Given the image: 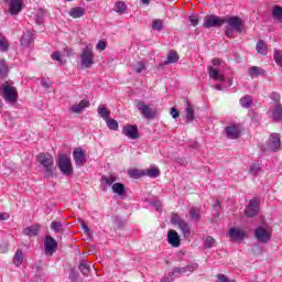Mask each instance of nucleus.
I'll list each match as a JSON object with an SVG mask.
<instances>
[{
  "instance_id": "20e7f679",
  "label": "nucleus",
  "mask_w": 282,
  "mask_h": 282,
  "mask_svg": "<svg viewBox=\"0 0 282 282\" xmlns=\"http://www.w3.org/2000/svg\"><path fill=\"white\" fill-rule=\"evenodd\" d=\"M79 58L82 61V67H85L88 69V67H91L94 65V59L96 58V54H94V48H91V45H87L85 48H83L82 54L79 55Z\"/></svg>"
},
{
  "instance_id": "1a4fd4ad",
  "label": "nucleus",
  "mask_w": 282,
  "mask_h": 282,
  "mask_svg": "<svg viewBox=\"0 0 282 282\" xmlns=\"http://www.w3.org/2000/svg\"><path fill=\"white\" fill-rule=\"evenodd\" d=\"M122 134L130 140H138L140 138V131L137 124H127L122 128Z\"/></svg>"
},
{
  "instance_id": "2eb2a0df",
  "label": "nucleus",
  "mask_w": 282,
  "mask_h": 282,
  "mask_svg": "<svg viewBox=\"0 0 282 282\" xmlns=\"http://www.w3.org/2000/svg\"><path fill=\"white\" fill-rule=\"evenodd\" d=\"M182 240L180 239V234H177V231L171 229L167 232V242L170 243V246H172L173 248H180Z\"/></svg>"
},
{
  "instance_id": "412c9836",
  "label": "nucleus",
  "mask_w": 282,
  "mask_h": 282,
  "mask_svg": "<svg viewBox=\"0 0 282 282\" xmlns=\"http://www.w3.org/2000/svg\"><path fill=\"white\" fill-rule=\"evenodd\" d=\"M34 42V36L32 35V32L26 31L21 39V45L22 47H30V44Z\"/></svg>"
},
{
  "instance_id": "6ab92c4d",
  "label": "nucleus",
  "mask_w": 282,
  "mask_h": 282,
  "mask_svg": "<svg viewBox=\"0 0 282 282\" xmlns=\"http://www.w3.org/2000/svg\"><path fill=\"white\" fill-rule=\"evenodd\" d=\"M85 14H87V9L83 7H74L69 11V17H72V19H80L82 17H85Z\"/></svg>"
},
{
  "instance_id": "cd10ccee",
  "label": "nucleus",
  "mask_w": 282,
  "mask_h": 282,
  "mask_svg": "<svg viewBox=\"0 0 282 282\" xmlns=\"http://www.w3.org/2000/svg\"><path fill=\"white\" fill-rule=\"evenodd\" d=\"M272 119L274 120V122L282 121V105L275 106V108L272 111Z\"/></svg>"
},
{
  "instance_id": "8fccbe9b",
  "label": "nucleus",
  "mask_w": 282,
  "mask_h": 282,
  "mask_svg": "<svg viewBox=\"0 0 282 282\" xmlns=\"http://www.w3.org/2000/svg\"><path fill=\"white\" fill-rule=\"evenodd\" d=\"M273 58H274L276 65H279L280 67H282V54H281V51L275 50V51H274Z\"/></svg>"
},
{
  "instance_id": "3c124183",
  "label": "nucleus",
  "mask_w": 282,
  "mask_h": 282,
  "mask_svg": "<svg viewBox=\"0 0 282 282\" xmlns=\"http://www.w3.org/2000/svg\"><path fill=\"white\" fill-rule=\"evenodd\" d=\"M215 246V238L208 236L205 240V248L210 249Z\"/></svg>"
},
{
  "instance_id": "774afa93",
  "label": "nucleus",
  "mask_w": 282,
  "mask_h": 282,
  "mask_svg": "<svg viewBox=\"0 0 282 282\" xmlns=\"http://www.w3.org/2000/svg\"><path fill=\"white\" fill-rule=\"evenodd\" d=\"M161 282H173V278H163Z\"/></svg>"
},
{
  "instance_id": "f03ea898",
  "label": "nucleus",
  "mask_w": 282,
  "mask_h": 282,
  "mask_svg": "<svg viewBox=\"0 0 282 282\" xmlns=\"http://www.w3.org/2000/svg\"><path fill=\"white\" fill-rule=\"evenodd\" d=\"M37 162L46 180L54 177V156H52V154L47 152L40 153L37 155Z\"/></svg>"
},
{
  "instance_id": "f257e3e1",
  "label": "nucleus",
  "mask_w": 282,
  "mask_h": 282,
  "mask_svg": "<svg viewBox=\"0 0 282 282\" xmlns=\"http://www.w3.org/2000/svg\"><path fill=\"white\" fill-rule=\"evenodd\" d=\"M231 25L235 28V32L241 33L243 32V20L241 18L234 17H219L216 14H209L204 18L203 28L206 30H210V28H221V25Z\"/></svg>"
},
{
  "instance_id": "4468645a",
  "label": "nucleus",
  "mask_w": 282,
  "mask_h": 282,
  "mask_svg": "<svg viewBox=\"0 0 282 282\" xmlns=\"http://www.w3.org/2000/svg\"><path fill=\"white\" fill-rule=\"evenodd\" d=\"M9 3V12L12 15L19 14L23 10V0H4Z\"/></svg>"
},
{
  "instance_id": "e2e57ef3",
  "label": "nucleus",
  "mask_w": 282,
  "mask_h": 282,
  "mask_svg": "<svg viewBox=\"0 0 282 282\" xmlns=\"http://www.w3.org/2000/svg\"><path fill=\"white\" fill-rule=\"evenodd\" d=\"M82 228L86 235H89V227L84 221H82Z\"/></svg>"
},
{
  "instance_id": "680f3d73",
  "label": "nucleus",
  "mask_w": 282,
  "mask_h": 282,
  "mask_svg": "<svg viewBox=\"0 0 282 282\" xmlns=\"http://www.w3.org/2000/svg\"><path fill=\"white\" fill-rule=\"evenodd\" d=\"M7 219H10V215L6 213H0V221H6Z\"/></svg>"
},
{
  "instance_id": "ea45409f",
  "label": "nucleus",
  "mask_w": 282,
  "mask_h": 282,
  "mask_svg": "<svg viewBox=\"0 0 282 282\" xmlns=\"http://www.w3.org/2000/svg\"><path fill=\"white\" fill-rule=\"evenodd\" d=\"M106 124H107L108 129H110L111 131H118L119 124L116 119L108 118L106 120Z\"/></svg>"
},
{
  "instance_id": "13d9d810",
  "label": "nucleus",
  "mask_w": 282,
  "mask_h": 282,
  "mask_svg": "<svg viewBox=\"0 0 282 282\" xmlns=\"http://www.w3.org/2000/svg\"><path fill=\"white\" fill-rule=\"evenodd\" d=\"M41 85L44 89H50V87H52V83H50V79H45V78L41 79Z\"/></svg>"
},
{
  "instance_id": "e433bc0d",
  "label": "nucleus",
  "mask_w": 282,
  "mask_h": 282,
  "mask_svg": "<svg viewBox=\"0 0 282 282\" xmlns=\"http://www.w3.org/2000/svg\"><path fill=\"white\" fill-rule=\"evenodd\" d=\"M240 105L245 109H250V107H252V105H253L252 97L250 95L242 97L240 99Z\"/></svg>"
},
{
  "instance_id": "37998d69",
  "label": "nucleus",
  "mask_w": 282,
  "mask_h": 282,
  "mask_svg": "<svg viewBox=\"0 0 282 282\" xmlns=\"http://www.w3.org/2000/svg\"><path fill=\"white\" fill-rule=\"evenodd\" d=\"M101 182H105L107 184V186H113V182H116V176L110 175H102L101 176Z\"/></svg>"
},
{
  "instance_id": "f704fd0d",
  "label": "nucleus",
  "mask_w": 282,
  "mask_h": 282,
  "mask_svg": "<svg viewBox=\"0 0 282 282\" xmlns=\"http://www.w3.org/2000/svg\"><path fill=\"white\" fill-rule=\"evenodd\" d=\"M256 50L258 54H262V56H265V54H268V44L264 41H259L257 43Z\"/></svg>"
},
{
  "instance_id": "a19ab883",
  "label": "nucleus",
  "mask_w": 282,
  "mask_h": 282,
  "mask_svg": "<svg viewBox=\"0 0 282 282\" xmlns=\"http://www.w3.org/2000/svg\"><path fill=\"white\" fill-rule=\"evenodd\" d=\"M115 12H118V13L127 12V4L122 1H118L115 6Z\"/></svg>"
},
{
  "instance_id": "69168bd1",
  "label": "nucleus",
  "mask_w": 282,
  "mask_h": 282,
  "mask_svg": "<svg viewBox=\"0 0 282 282\" xmlns=\"http://www.w3.org/2000/svg\"><path fill=\"white\" fill-rule=\"evenodd\" d=\"M212 63H213L214 66L221 65V59H219V58H214V59L212 61Z\"/></svg>"
},
{
  "instance_id": "a18cd8bd",
  "label": "nucleus",
  "mask_w": 282,
  "mask_h": 282,
  "mask_svg": "<svg viewBox=\"0 0 282 282\" xmlns=\"http://www.w3.org/2000/svg\"><path fill=\"white\" fill-rule=\"evenodd\" d=\"M147 69V63L144 62H138L137 66L134 67L135 74H142Z\"/></svg>"
},
{
  "instance_id": "864d4df0",
  "label": "nucleus",
  "mask_w": 282,
  "mask_h": 282,
  "mask_svg": "<svg viewBox=\"0 0 282 282\" xmlns=\"http://www.w3.org/2000/svg\"><path fill=\"white\" fill-rule=\"evenodd\" d=\"M69 279L73 282L78 281V271H76L75 269H70Z\"/></svg>"
},
{
  "instance_id": "5fc2aeb1",
  "label": "nucleus",
  "mask_w": 282,
  "mask_h": 282,
  "mask_svg": "<svg viewBox=\"0 0 282 282\" xmlns=\"http://www.w3.org/2000/svg\"><path fill=\"white\" fill-rule=\"evenodd\" d=\"M270 98L273 100V102H281V95H279L276 91L271 93Z\"/></svg>"
},
{
  "instance_id": "09e8293b",
  "label": "nucleus",
  "mask_w": 282,
  "mask_h": 282,
  "mask_svg": "<svg viewBox=\"0 0 282 282\" xmlns=\"http://www.w3.org/2000/svg\"><path fill=\"white\" fill-rule=\"evenodd\" d=\"M184 268H185V272H189V274H191V273L195 272V270H197L199 268V264H197V262H192V263L187 264Z\"/></svg>"
},
{
  "instance_id": "49530a36",
  "label": "nucleus",
  "mask_w": 282,
  "mask_h": 282,
  "mask_svg": "<svg viewBox=\"0 0 282 282\" xmlns=\"http://www.w3.org/2000/svg\"><path fill=\"white\" fill-rule=\"evenodd\" d=\"M225 34L228 36V39H234L235 37V26L227 24L225 28Z\"/></svg>"
},
{
  "instance_id": "338daca9",
  "label": "nucleus",
  "mask_w": 282,
  "mask_h": 282,
  "mask_svg": "<svg viewBox=\"0 0 282 282\" xmlns=\"http://www.w3.org/2000/svg\"><path fill=\"white\" fill-rule=\"evenodd\" d=\"M215 89H217V91H223L224 90V86H221L220 84H216Z\"/></svg>"
},
{
  "instance_id": "bb28decb",
  "label": "nucleus",
  "mask_w": 282,
  "mask_h": 282,
  "mask_svg": "<svg viewBox=\"0 0 282 282\" xmlns=\"http://www.w3.org/2000/svg\"><path fill=\"white\" fill-rule=\"evenodd\" d=\"M128 176L131 177L132 180H140V177H144V170H128Z\"/></svg>"
},
{
  "instance_id": "2f4dec72",
  "label": "nucleus",
  "mask_w": 282,
  "mask_h": 282,
  "mask_svg": "<svg viewBox=\"0 0 282 282\" xmlns=\"http://www.w3.org/2000/svg\"><path fill=\"white\" fill-rule=\"evenodd\" d=\"M13 263L17 265V268H20V265L23 263V250L18 249L14 257H13Z\"/></svg>"
},
{
  "instance_id": "5701e85b",
  "label": "nucleus",
  "mask_w": 282,
  "mask_h": 282,
  "mask_svg": "<svg viewBox=\"0 0 282 282\" xmlns=\"http://www.w3.org/2000/svg\"><path fill=\"white\" fill-rule=\"evenodd\" d=\"M78 270L82 272V274L84 276H89V272H90L91 268L87 263L86 259H83V260L79 261Z\"/></svg>"
},
{
  "instance_id": "393cba45",
  "label": "nucleus",
  "mask_w": 282,
  "mask_h": 282,
  "mask_svg": "<svg viewBox=\"0 0 282 282\" xmlns=\"http://www.w3.org/2000/svg\"><path fill=\"white\" fill-rule=\"evenodd\" d=\"M177 61H180V55L177 54L176 51L172 50L169 52L167 58L164 62V65H171L173 63H177Z\"/></svg>"
},
{
  "instance_id": "9d476101",
  "label": "nucleus",
  "mask_w": 282,
  "mask_h": 282,
  "mask_svg": "<svg viewBox=\"0 0 282 282\" xmlns=\"http://www.w3.org/2000/svg\"><path fill=\"white\" fill-rule=\"evenodd\" d=\"M76 166H85L87 164V154L82 148H76L73 152Z\"/></svg>"
},
{
  "instance_id": "aec40b11",
  "label": "nucleus",
  "mask_w": 282,
  "mask_h": 282,
  "mask_svg": "<svg viewBox=\"0 0 282 282\" xmlns=\"http://www.w3.org/2000/svg\"><path fill=\"white\" fill-rule=\"evenodd\" d=\"M188 217L193 224H199V221L202 220V214L199 213V209H197L196 207H192L188 210Z\"/></svg>"
},
{
  "instance_id": "bf43d9fd",
  "label": "nucleus",
  "mask_w": 282,
  "mask_h": 282,
  "mask_svg": "<svg viewBox=\"0 0 282 282\" xmlns=\"http://www.w3.org/2000/svg\"><path fill=\"white\" fill-rule=\"evenodd\" d=\"M171 116H172V118L177 120V118H180V110H177L175 107H172L171 108Z\"/></svg>"
},
{
  "instance_id": "de8ad7c7",
  "label": "nucleus",
  "mask_w": 282,
  "mask_h": 282,
  "mask_svg": "<svg viewBox=\"0 0 282 282\" xmlns=\"http://www.w3.org/2000/svg\"><path fill=\"white\" fill-rule=\"evenodd\" d=\"M52 59L57 61L61 65H65V61H63V55H61V52L56 51L52 54Z\"/></svg>"
},
{
  "instance_id": "58836bf2",
  "label": "nucleus",
  "mask_w": 282,
  "mask_h": 282,
  "mask_svg": "<svg viewBox=\"0 0 282 282\" xmlns=\"http://www.w3.org/2000/svg\"><path fill=\"white\" fill-rule=\"evenodd\" d=\"M6 76H8V65L6 59H0V79L6 78Z\"/></svg>"
},
{
  "instance_id": "0eeeda50",
  "label": "nucleus",
  "mask_w": 282,
  "mask_h": 282,
  "mask_svg": "<svg viewBox=\"0 0 282 282\" xmlns=\"http://www.w3.org/2000/svg\"><path fill=\"white\" fill-rule=\"evenodd\" d=\"M171 223L174 226H178V228L182 230L185 239H188V237H191V226H188V223H186L184 219H182V217H180V215L173 214L172 218H171Z\"/></svg>"
},
{
  "instance_id": "72a5a7b5",
  "label": "nucleus",
  "mask_w": 282,
  "mask_h": 282,
  "mask_svg": "<svg viewBox=\"0 0 282 282\" xmlns=\"http://www.w3.org/2000/svg\"><path fill=\"white\" fill-rule=\"evenodd\" d=\"M185 115L187 122H193V120H195V108L188 105L185 109Z\"/></svg>"
},
{
  "instance_id": "c9c22d12",
  "label": "nucleus",
  "mask_w": 282,
  "mask_h": 282,
  "mask_svg": "<svg viewBox=\"0 0 282 282\" xmlns=\"http://www.w3.org/2000/svg\"><path fill=\"white\" fill-rule=\"evenodd\" d=\"M144 171V177H152V178H155V177H160V169L158 167H153V169H148V170H143Z\"/></svg>"
},
{
  "instance_id": "7ed1b4c3",
  "label": "nucleus",
  "mask_w": 282,
  "mask_h": 282,
  "mask_svg": "<svg viewBox=\"0 0 282 282\" xmlns=\"http://www.w3.org/2000/svg\"><path fill=\"white\" fill-rule=\"evenodd\" d=\"M56 165L63 175L69 176L74 173V166H72V160L67 154H61L56 160Z\"/></svg>"
},
{
  "instance_id": "9b49d317",
  "label": "nucleus",
  "mask_w": 282,
  "mask_h": 282,
  "mask_svg": "<svg viewBox=\"0 0 282 282\" xmlns=\"http://www.w3.org/2000/svg\"><path fill=\"white\" fill-rule=\"evenodd\" d=\"M56 248H58V242L52 236H46L44 240L45 254H54Z\"/></svg>"
},
{
  "instance_id": "c756f323",
  "label": "nucleus",
  "mask_w": 282,
  "mask_h": 282,
  "mask_svg": "<svg viewBox=\"0 0 282 282\" xmlns=\"http://www.w3.org/2000/svg\"><path fill=\"white\" fill-rule=\"evenodd\" d=\"M249 76H254L256 78L259 76H265V69L259 66H252L249 68Z\"/></svg>"
},
{
  "instance_id": "c03bdc74",
  "label": "nucleus",
  "mask_w": 282,
  "mask_h": 282,
  "mask_svg": "<svg viewBox=\"0 0 282 282\" xmlns=\"http://www.w3.org/2000/svg\"><path fill=\"white\" fill-rule=\"evenodd\" d=\"M182 274H186L185 267H183V268L176 267L173 269L171 276H182Z\"/></svg>"
},
{
  "instance_id": "b1692460",
  "label": "nucleus",
  "mask_w": 282,
  "mask_h": 282,
  "mask_svg": "<svg viewBox=\"0 0 282 282\" xmlns=\"http://www.w3.org/2000/svg\"><path fill=\"white\" fill-rule=\"evenodd\" d=\"M112 192L116 193L119 197H124L127 192L124 191V184L122 183H115L112 184Z\"/></svg>"
},
{
  "instance_id": "f3484780",
  "label": "nucleus",
  "mask_w": 282,
  "mask_h": 282,
  "mask_svg": "<svg viewBox=\"0 0 282 282\" xmlns=\"http://www.w3.org/2000/svg\"><path fill=\"white\" fill-rule=\"evenodd\" d=\"M207 72H208L209 78H213V80H219L220 83H224L226 80V77L219 74V69L213 66H208Z\"/></svg>"
},
{
  "instance_id": "4c0bfd02",
  "label": "nucleus",
  "mask_w": 282,
  "mask_h": 282,
  "mask_svg": "<svg viewBox=\"0 0 282 282\" xmlns=\"http://www.w3.org/2000/svg\"><path fill=\"white\" fill-rule=\"evenodd\" d=\"M51 230H53L56 234L65 231V229L63 228V224L61 221H56V220H53L51 223Z\"/></svg>"
},
{
  "instance_id": "603ef678",
  "label": "nucleus",
  "mask_w": 282,
  "mask_h": 282,
  "mask_svg": "<svg viewBox=\"0 0 282 282\" xmlns=\"http://www.w3.org/2000/svg\"><path fill=\"white\" fill-rule=\"evenodd\" d=\"M96 50H98L99 52H105V50H107V42L99 41L96 45Z\"/></svg>"
},
{
  "instance_id": "7c9ffc66",
  "label": "nucleus",
  "mask_w": 282,
  "mask_h": 282,
  "mask_svg": "<svg viewBox=\"0 0 282 282\" xmlns=\"http://www.w3.org/2000/svg\"><path fill=\"white\" fill-rule=\"evenodd\" d=\"M229 237H231L232 239H245L246 232L240 229L231 228L229 229Z\"/></svg>"
},
{
  "instance_id": "4be33fe9",
  "label": "nucleus",
  "mask_w": 282,
  "mask_h": 282,
  "mask_svg": "<svg viewBox=\"0 0 282 282\" xmlns=\"http://www.w3.org/2000/svg\"><path fill=\"white\" fill-rule=\"evenodd\" d=\"M41 231V227L39 225L26 227L23 229V234L28 237H36Z\"/></svg>"
},
{
  "instance_id": "f8f14e48",
  "label": "nucleus",
  "mask_w": 282,
  "mask_h": 282,
  "mask_svg": "<svg viewBox=\"0 0 282 282\" xmlns=\"http://www.w3.org/2000/svg\"><path fill=\"white\" fill-rule=\"evenodd\" d=\"M248 217H257L259 215V198H253L249 202L248 207L245 210Z\"/></svg>"
},
{
  "instance_id": "0e129e2a",
  "label": "nucleus",
  "mask_w": 282,
  "mask_h": 282,
  "mask_svg": "<svg viewBox=\"0 0 282 282\" xmlns=\"http://www.w3.org/2000/svg\"><path fill=\"white\" fill-rule=\"evenodd\" d=\"M0 248H1L2 252H8V245H7V242H3L2 245H0Z\"/></svg>"
},
{
  "instance_id": "6e6d98bb",
  "label": "nucleus",
  "mask_w": 282,
  "mask_h": 282,
  "mask_svg": "<svg viewBox=\"0 0 282 282\" xmlns=\"http://www.w3.org/2000/svg\"><path fill=\"white\" fill-rule=\"evenodd\" d=\"M10 47V45L8 44V42H6V37H3L2 40H0V50L2 52H8V48Z\"/></svg>"
},
{
  "instance_id": "423d86ee",
  "label": "nucleus",
  "mask_w": 282,
  "mask_h": 282,
  "mask_svg": "<svg viewBox=\"0 0 282 282\" xmlns=\"http://www.w3.org/2000/svg\"><path fill=\"white\" fill-rule=\"evenodd\" d=\"M281 134L273 132L269 140L267 141V147L264 148V151H271L273 153H278V151H281Z\"/></svg>"
},
{
  "instance_id": "79ce46f5",
  "label": "nucleus",
  "mask_w": 282,
  "mask_h": 282,
  "mask_svg": "<svg viewBox=\"0 0 282 282\" xmlns=\"http://www.w3.org/2000/svg\"><path fill=\"white\" fill-rule=\"evenodd\" d=\"M163 28H164V22H162V20L156 19L152 22L153 30H158V32H162Z\"/></svg>"
},
{
  "instance_id": "c85d7f7f",
  "label": "nucleus",
  "mask_w": 282,
  "mask_h": 282,
  "mask_svg": "<svg viewBox=\"0 0 282 282\" xmlns=\"http://www.w3.org/2000/svg\"><path fill=\"white\" fill-rule=\"evenodd\" d=\"M97 112L104 120H109V116H111V111L105 105L98 106Z\"/></svg>"
},
{
  "instance_id": "39448f33",
  "label": "nucleus",
  "mask_w": 282,
  "mask_h": 282,
  "mask_svg": "<svg viewBox=\"0 0 282 282\" xmlns=\"http://www.w3.org/2000/svg\"><path fill=\"white\" fill-rule=\"evenodd\" d=\"M2 98L6 100V102L17 105V100H19V91H17L15 87L6 84L2 88Z\"/></svg>"
},
{
  "instance_id": "dca6fc26",
  "label": "nucleus",
  "mask_w": 282,
  "mask_h": 282,
  "mask_svg": "<svg viewBox=\"0 0 282 282\" xmlns=\"http://www.w3.org/2000/svg\"><path fill=\"white\" fill-rule=\"evenodd\" d=\"M226 137L229 140H237L239 135H241V131L239 130V126L232 124L225 128Z\"/></svg>"
},
{
  "instance_id": "6e6552de",
  "label": "nucleus",
  "mask_w": 282,
  "mask_h": 282,
  "mask_svg": "<svg viewBox=\"0 0 282 282\" xmlns=\"http://www.w3.org/2000/svg\"><path fill=\"white\" fill-rule=\"evenodd\" d=\"M135 107L147 120H153L158 116V110L149 107L144 101L138 100Z\"/></svg>"
},
{
  "instance_id": "ddd939ff",
  "label": "nucleus",
  "mask_w": 282,
  "mask_h": 282,
  "mask_svg": "<svg viewBox=\"0 0 282 282\" xmlns=\"http://www.w3.org/2000/svg\"><path fill=\"white\" fill-rule=\"evenodd\" d=\"M254 237L260 243H268V241H270V234L268 232V229L263 227L256 228Z\"/></svg>"
},
{
  "instance_id": "a878e982",
  "label": "nucleus",
  "mask_w": 282,
  "mask_h": 282,
  "mask_svg": "<svg viewBox=\"0 0 282 282\" xmlns=\"http://www.w3.org/2000/svg\"><path fill=\"white\" fill-rule=\"evenodd\" d=\"M272 18L278 21V23H282V7L281 6H274L272 8Z\"/></svg>"
},
{
  "instance_id": "052dcab7",
  "label": "nucleus",
  "mask_w": 282,
  "mask_h": 282,
  "mask_svg": "<svg viewBox=\"0 0 282 282\" xmlns=\"http://www.w3.org/2000/svg\"><path fill=\"white\" fill-rule=\"evenodd\" d=\"M64 54H65V56H74V50H72L69 47H65Z\"/></svg>"
},
{
  "instance_id": "473e14b6",
  "label": "nucleus",
  "mask_w": 282,
  "mask_h": 282,
  "mask_svg": "<svg viewBox=\"0 0 282 282\" xmlns=\"http://www.w3.org/2000/svg\"><path fill=\"white\" fill-rule=\"evenodd\" d=\"M262 171H263V166L260 165V163H253L249 167L250 175H253L254 177H257V175H259V173H261Z\"/></svg>"
},
{
  "instance_id": "4d7b16f0",
  "label": "nucleus",
  "mask_w": 282,
  "mask_h": 282,
  "mask_svg": "<svg viewBox=\"0 0 282 282\" xmlns=\"http://www.w3.org/2000/svg\"><path fill=\"white\" fill-rule=\"evenodd\" d=\"M189 22H191V25L196 28V25H199V18L197 15H191Z\"/></svg>"
},
{
  "instance_id": "a211bd4d",
  "label": "nucleus",
  "mask_w": 282,
  "mask_h": 282,
  "mask_svg": "<svg viewBox=\"0 0 282 282\" xmlns=\"http://www.w3.org/2000/svg\"><path fill=\"white\" fill-rule=\"evenodd\" d=\"M87 107H89V100L83 99L78 105L70 106V111L72 113H83V110L87 109Z\"/></svg>"
}]
</instances>
